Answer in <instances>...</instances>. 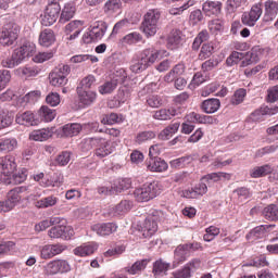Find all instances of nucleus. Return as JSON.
I'll use <instances>...</instances> for the list:
<instances>
[{
  "instance_id": "obj_1",
  "label": "nucleus",
  "mask_w": 278,
  "mask_h": 278,
  "mask_svg": "<svg viewBox=\"0 0 278 278\" xmlns=\"http://www.w3.org/2000/svg\"><path fill=\"white\" fill-rule=\"evenodd\" d=\"M21 27L17 24H7L0 30V45L1 47H12L18 38Z\"/></svg>"
},
{
  "instance_id": "obj_2",
  "label": "nucleus",
  "mask_w": 278,
  "mask_h": 278,
  "mask_svg": "<svg viewBox=\"0 0 278 278\" xmlns=\"http://www.w3.org/2000/svg\"><path fill=\"white\" fill-rule=\"evenodd\" d=\"M159 194L157 184L151 182L149 185H143L141 188H137L134 191V198L138 203H147L151 199H155Z\"/></svg>"
},
{
  "instance_id": "obj_3",
  "label": "nucleus",
  "mask_w": 278,
  "mask_h": 278,
  "mask_svg": "<svg viewBox=\"0 0 278 278\" xmlns=\"http://www.w3.org/2000/svg\"><path fill=\"white\" fill-rule=\"evenodd\" d=\"M55 225L48 231L49 238L58 239L63 238V240H71L72 236H75V230L73 227L66 225V219L60 218L59 224Z\"/></svg>"
},
{
  "instance_id": "obj_4",
  "label": "nucleus",
  "mask_w": 278,
  "mask_h": 278,
  "mask_svg": "<svg viewBox=\"0 0 278 278\" xmlns=\"http://www.w3.org/2000/svg\"><path fill=\"white\" fill-rule=\"evenodd\" d=\"M16 170V161L13 156L0 157V181L12 184L10 176Z\"/></svg>"
},
{
  "instance_id": "obj_5",
  "label": "nucleus",
  "mask_w": 278,
  "mask_h": 278,
  "mask_svg": "<svg viewBox=\"0 0 278 278\" xmlns=\"http://www.w3.org/2000/svg\"><path fill=\"white\" fill-rule=\"evenodd\" d=\"M264 5L262 2H257L254 5H252L250 12L243 13L241 21L243 25H248L249 27H254L255 23L260 21L262 17V14H264Z\"/></svg>"
},
{
  "instance_id": "obj_6",
  "label": "nucleus",
  "mask_w": 278,
  "mask_h": 278,
  "mask_svg": "<svg viewBox=\"0 0 278 278\" xmlns=\"http://www.w3.org/2000/svg\"><path fill=\"white\" fill-rule=\"evenodd\" d=\"M46 275H58L60 273H71V264L66 260L50 261L43 266Z\"/></svg>"
},
{
  "instance_id": "obj_7",
  "label": "nucleus",
  "mask_w": 278,
  "mask_h": 278,
  "mask_svg": "<svg viewBox=\"0 0 278 278\" xmlns=\"http://www.w3.org/2000/svg\"><path fill=\"white\" fill-rule=\"evenodd\" d=\"M255 54L253 51L247 52V54L233 51L231 54L226 59V65L227 66H236V64H239L241 60H248L242 61V66H249V64H253L255 62Z\"/></svg>"
},
{
  "instance_id": "obj_8",
  "label": "nucleus",
  "mask_w": 278,
  "mask_h": 278,
  "mask_svg": "<svg viewBox=\"0 0 278 278\" xmlns=\"http://www.w3.org/2000/svg\"><path fill=\"white\" fill-rule=\"evenodd\" d=\"M61 10L62 8L60 7V3L48 4L43 15L41 16V25H45V27L53 25V23H55L60 17Z\"/></svg>"
},
{
  "instance_id": "obj_9",
  "label": "nucleus",
  "mask_w": 278,
  "mask_h": 278,
  "mask_svg": "<svg viewBox=\"0 0 278 278\" xmlns=\"http://www.w3.org/2000/svg\"><path fill=\"white\" fill-rule=\"evenodd\" d=\"M68 247L62 243L56 244H46L40 248V257L41 260H52L55 255L64 253Z\"/></svg>"
},
{
  "instance_id": "obj_10",
  "label": "nucleus",
  "mask_w": 278,
  "mask_h": 278,
  "mask_svg": "<svg viewBox=\"0 0 278 278\" xmlns=\"http://www.w3.org/2000/svg\"><path fill=\"white\" fill-rule=\"evenodd\" d=\"M105 31H108V26L105 24L100 23L89 29L84 37L83 40L86 45H90V42H94V40H101L105 36Z\"/></svg>"
},
{
  "instance_id": "obj_11",
  "label": "nucleus",
  "mask_w": 278,
  "mask_h": 278,
  "mask_svg": "<svg viewBox=\"0 0 278 278\" xmlns=\"http://www.w3.org/2000/svg\"><path fill=\"white\" fill-rule=\"evenodd\" d=\"M99 142L96 144V155L97 157H108V155L116 151V142L111 140H105L104 138H98Z\"/></svg>"
},
{
  "instance_id": "obj_12",
  "label": "nucleus",
  "mask_w": 278,
  "mask_h": 278,
  "mask_svg": "<svg viewBox=\"0 0 278 278\" xmlns=\"http://www.w3.org/2000/svg\"><path fill=\"white\" fill-rule=\"evenodd\" d=\"M164 55H166V51H164V50H156L154 48H148L141 52L139 58L149 67V66L155 64V62H157V60H160V58H164Z\"/></svg>"
},
{
  "instance_id": "obj_13",
  "label": "nucleus",
  "mask_w": 278,
  "mask_h": 278,
  "mask_svg": "<svg viewBox=\"0 0 278 278\" xmlns=\"http://www.w3.org/2000/svg\"><path fill=\"white\" fill-rule=\"evenodd\" d=\"M194 249V244L186 243L178 245L174 251V264L179 266L182 262H186L190 257V251Z\"/></svg>"
},
{
  "instance_id": "obj_14",
  "label": "nucleus",
  "mask_w": 278,
  "mask_h": 278,
  "mask_svg": "<svg viewBox=\"0 0 278 278\" xmlns=\"http://www.w3.org/2000/svg\"><path fill=\"white\" fill-rule=\"evenodd\" d=\"M91 230L94 231L97 236H112V233H116L118 230V225L114 223L96 224L91 226Z\"/></svg>"
},
{
  "instance_id": "obj_15",
  "label": "nucleus",
  "mask_w": 278,
  "mask_h": 278,
  "mask_svg": "<svg viewBox=\"0 0 278 278\" xmlns=\"http://www.w3.org/2000/svg\"><path fill=\"white\" fill-rule=\"evenodd\" d=\"M184 109L181 108H169V109H161L155 111L153 118L156 121H170L174 116H180L182 114Z\"/></svg>"
},
{
  "instance_id": "obj_16",
  "label": "nucleus",
  "mask_w": 278,
  "mask_h": 278,
  "mask_svg": "<svg viewBox=\"0 0 278 278\" xmlns=\"http://www.w3.org/2000/svg\"><path fill=\"white\" fill-rule=\"evenodd\" d=\"M146 166H147V169L150 170V173H164L165 170H168V163L155 156L150 157L146 162Z\"/></svg>"
},
{
  "instance_id": "obj_17",
  "label": "nucleus",
  "mask_w": 278,
  "mask_h": 278,
  "mask_svg": "<svg viewBox=\"0 0 278 278\" xmlns=\"http://www.w3.org/2000/svg\"><path fill=\"white\" fill-rule=\"evenodd\" d=\"M265 13L263 21L265 23H270L271 21H275L277 18L278 14V3L275 0H267L264 3Z\"/></svg>"
},
{
  "instance_id": "obj_18",
  "label": "nucleus",
  "mask_w": 278,
  "mask_h": 278,
  "mask_svg": "<svg viewBox=\"0 0 278 278\" xmlns=\"http://www.w3.org/2000/svg\"><path fill=\"white\" fill-rule=\"evenodd\" d=\"M203 194H207V184L203 180L194 188L182 191L185 199H199V197H203Z\"/></svg>"
},
{
  "instance_id": "obj_19",
  "label": "nucleus",
  "mask_w": 278,
  "mask_h": 278,
  "mask_svg": "<svg viewBox=\"0 0 278 278\" xmlns=\"http://www.w3.org/2000/svg\"><path fill=\"white\" fill-rule=\"evenodd\" d=\"M53 128H41L33 130L29 134V140H34L35 142H47L49 138L53 137Z\"/></svg>"
},
{
  "instance_id": "obj_20",
  "label": "nucleus",
  "mask_w": 278,
  "mask_h": 278,
  "mask_svg": "<svg viewBox=\"0 0 278 278\" xmlns=\"http://www.w3.org/2000/svg\"><path fill=\"white\" fill-rule=\"evenodd\" d=\"M134 207V202L129 200H123L115 206H111L109 208L110 216H123V214H127Z\"/></svg>"
},
{
  "instance_id": "obj_21",
  "label": "nucleus",
  "mask_w": 278,
  "mask_h": 278,
  "mask_svg": "<svg viewBox=\"0 0 278 278\" xmlns=\"http://www.w3.org/2000/svg\"><path fill=\"white\" fill-rule=\"evenodd\" d=\"M81 29H84L83 21L75 20V21L70 22L65 26V34H72L68 37V40H75V38H77V36H79V34H81Z\"/></svg>"
},
{
  "instance_id": "obj_22",
  "label": "nucleus",
  "mask_w": 278,
  "mask_h": 278,
  "mask_svg": "<svg viewBox=\"0 0 278 278\" xmlns=\"http://www.w3.org/2000/svg\"><path fill=\"white\" fill-rule=\"evenodd\" d=\"M202 10L206 16L218 15L223 10V2L220 1H205L202 4Z\"/></svg>"
},
{
  "instance_id": "obj_23",
  "label": "nucleus",
  "mask_w": 278,
  "mask_h": 278,
  "mask_svg": "<svg viewBox=\"0 0 278 278\" xmlns=\"http://www.w3.org/2000/svg\"><path fill=\"white\" fill-rule=\"evenodd\" d=\"M99 247L97 243H84L73 250L74 255L78 257H88V255H92L94 251H97Z\"/></svg>"
},
{
  "instance_id": "obj_24",
  "label": "nucleus",
  "mask_w": 278,
  "mask_h": 278,
  "mask_svg": "<svg viewBox=\"0 0 278 278\" xmlns=\"http://www.w3.org/2000/svg\"><path fill=\"white\" fill-rule=\"evenodd\" d=\"M17 125H26V126H36L39 121L36 119V116L30 112L18 113L15 118Z\"/></svg>"
},
{
  "instance_id": "obj_25",
  "label": "nucleus",
  "mask_w": 278,
  "mask_h": 278,
  "mask_svg": "<svg viewBox=\"0 0 278 278\" xmlns=\"http://www.w3.org/2000/svg\"><path fill=\"white\" fill-rule=\"evenodd\" d=\"M200 108L205 112V114H215V112L220 110V100L216 98L204 100Z\"/></svg>"
},
{
  "instance_id": "obj_26",
  "label": "nucleus",
  "mask_w": 278,
  "mask_h": 278,
  "mask_svg": "<svg viewBox=\"0 0 278 278\" xmlns=\"http://www.w3.org/2000/svg\"><path fill=\"white\" fill-rule=\"evenodd\" d=\"M18 148L16 138H0V153H12Z\"/></svg>"
},
{
  "instance_id": "obj_27",
  "label": "nucleus",
  "mask_w": 278,
  "mask_h": 278,
  "mask_svg": "<svg viewBox=\"0 0 278 278\" xmlns=\"http://www.w3.org/2000/svg\"><path fill=\"white\" fill-rule=\"evenodd\" d=\"M78 98L83 105H92L97 101V92L86 91L84 87L77 89Z\"/></svg>"
},
{
  "instance_id": "obj_28",
  "label": "nucleus",
  "mask_w": 278,
  "mask_h": 278,
  "mask_svg": "<svg viewBox=\"0 0 278 278\" xmlns=\"http://www.w3.org/2000/svg\"><path fill=\"white\" fill-rule=\"evenodd\" d=\"M55 42V33L53 30L46 28L39 35V45L41 47H51Z\"/></svg>"
},
{
  "instance_id": "obj_29",
  "label": "nucleus",
  "mask_w": 278,
  "mask_h": 278,
  "mask_svg": "<svg viewBox=\"0 0 278 278\" xmlns=\"http://www.w3.org/2000/svg\"><path fill=\"white\" fill-rule=\"evenodd\" d=\"M15 73L16 75H18V77H22L23 79H29V77H36L40 73V70H38L34 65H26L18 67Z\"/></svg>"
},
{
  "instance_id": "obj_30",
  "label": "nucleus",
  "mask_w": 278,
  "mask_h": 278,
  "mask_svg": "<svg viewBox=\"0 0 278 278\" xmlns=\"http://www.w3.org/2000/svg\"><path fill=\"white\" fill-rule=\"evenodd\" d=\"M75 12H77V9L75 8L74 2H67L64 4L62 11H61V23H68L73 16H75Z\"/></svg>"
},
{
  "instance_id": "obj_31",
  "label": "nucleus",
  "mask_w": 278,
  "mask_h": 278,
  "mask_svg": "<svg viewBox=\"0 0 278 278\" xmlns=\"http://www.w3.org/2000/svg\"><path fill=\"white\" fill-rule=\"evenodd\" d=\"M141 229L144 238H151V236L157 231V222H155L154 218L149 217L144 220Z\"/></svg>"
},
{
  "instance_id": "obj_32",
  "label": "nucleus",
  "mask_w": 278,
  "mask_h": 278,
  "mask_svg": "<svg viewBox=\"0 0 278 278\" xmlns=\"http://www.w3.org/2000/svg\"><path fill=\"white\" fill-rule=\"evenodd\" d=\"M148 264L149 260L137 261L130 267H125V273H128V275H140Z\"/></svg>"
},
{
  "instance_id": "obj_33",
  "label": "nucleus",
  "mask_w": 278,
  "mask_h": 278,
  "mask_svg": "<svg viewBox=\"0 0 278 278\" xmlns=\"http://www.w3.org/2000/svg\"><path fill=\"white\" fill-rule=\"evenodd\" d=\"M270 173H273V167H270V165L256 166L250 169V177H252V179H258L260 177L270 175Z\"/></svg>"
},
{
  "instance_id": "obj_34",
  "label": "nucleus",
  "mask_w": 278,
  "mask_h": 278,
  "mask_svg": "<svg viewBox=\"0 0 278 278\" xmlns=\"http://www.w3.org/2000/svg\"><path fill=\"white\" fill-rule=\"evenodd\" d=\"M222 179H231V175L219 172V173H211L202 177V181L206 182L208 186L210 184H216Z\"/></svg>"
},
{
  "instance_id": "obj_35",
  "label": "nucleus",
  "mask_w": 278,
  "mask_h": 278,
  "mask_svg": "<svg viewBox=\"0 0 278 278\" xmlns=\"http://www.w3.org/2000/svg\"><path fill=\"white\" fill-rule=\"evenodd\" d=\"M177 131H179V123L170 124L159 134V139L170 140V138H173Z\"/></svg>"
},
{
  "instance_id": "obj_36",
  "label": "nucleus",
  "mask_w": 278,
  "mask_h": 278,
  "mask_svg": "<svg viewBox=\"0 0 278 278\" xmlns=\"http://www.w3.org/2000/svg\"><path fill=\"white\" fill-rule=\"evenodd\" d=\"M27 190L26 187H16L10 190L7 194V199L15 206L21 203V194Z\"/></svg>"
},
{
  "instance_id": "obj_37",
  "label": "nucleus",
  "mask_w": 278,
  "mask_h": 278,
  "mask_svg": "<svg viewBox=\"0 0 278 278\" xmlns=\"http://www.w3.org/2000/svg\"><path fill=\"white\" fill-rule=\"evenodd\" d=\"M266 229H268V226L262 225L255 227L247 235V240H249L250 242H255V240L264 238V236H266Z\"/></svg>"
},
{
  "instance_id": "obj_38",
  "label": "nucleus",
  "mask_w": 278,
  "mask_h": 278,
  "mask_svg": "<svg viewBox=\"0 0 278 278\" xmlns=\"http://www.w3.org/2000/svg\"><path fill=\"white\" fill-rule=\"evenodd\" d=\"M181 45V30L173 29L167 38V47L169 49H177Z\"/></svg>"
},
{
  "instance_id": "obj_39",
  "label": "nucleus",
  "mask_w": 278,
  "mask_h": 278,
  "mask_svg": "<svg viewBox=\"0 0 278 278\" xmlns=\"http://www.w3.org/2000/svg\"><path fill=\"white\" fill-rule=\"evenodd\" d=\"M38 114L43 123H51V121L55 118V110H52L49 106H41Z\"/></svg>"
},
{
  "instance_id": "obj_40",
  "label": "nucleus",
  "mask_w": 278,
  "mask_h": 278,
  "mask_svg": "<svg viewBox=\"0 0 278 278\" xmlns=\"http://www.w3.org/2000/svg\"><path fill=\"white\" fill-rule=\"evenodd\" d=\"M157 24H153L151 22L141 23V31L144 34L146 38H153V36L157 34Z\"/></svg>"
},
{
  "instance_id": "obj_41",
  "label": "nucleus",
  "mask_w": 278,
  "mask_h": 278,
  "mask_svg": "<svg viewBox=\"0 0 278 278\" xmlns=\"http://www.w3.org/2000/svg\"><path fill=\"white\" fill-rule=\"evenodd\" d=\"M63 136L66 138H73V136H77L79 131H81V125L80 124H66L63 126Z\"/></svg>"
},
{
  "instance_id": "obj_42",
  "label": "nucleus",
  "mask_w": 278,
  "mask_h": 278,
  "mask_svg": "<svg viewBox=\"0 0 278 278\" xmlns=\"http://www.w3.org/2000/svg\"><path fill=\"white\" fill-rule=\"evenodd\" d=\"M162 16V13L157 9H150L143 17V22L146 23H152L154 25H157L160 22V17Z\"/></svg>"
},
{
  "instance_id": "obj_43",
  "label": "nucleus",
  "mask_w": 278,
  "mask_h": 278,
  "mask_svg": "<svg viewBox=\"0 0 278 278\" xmlns=\"http://www.w3.org/2000/svg\"><path fill=\"white\" fill-rule=\"evenodd\" d=\"M118 88V85H116V81L111 79L109 81H105L103 85L98 87V92L100 94H112L114 90Z\"/></svg>"
},
{
  "instance_id": "obj_44",
  "label": "nucleus",
  "mask_w": 278,
  "mask_h": 278,
  "mask_svg": "<svg viewBox=\"0 0 278 278\" xmlns=\"http://www.w3.org/2000/svg\"><path fill=\"white\" fill-rule=\"evenodd\" d=\"M206 40H210V33L207 30H202L198 34V36L194 38L192 43L193 51H199V48L203 42H206Z\"/></svg>"
},
{
  "instance_id": "obj_45",
  "label": "nucleus",
  "mask_w": 278,
  "mask_h": 278,
  "mask_svg": "<svg viewBox=\"0 0 278 278\" xmlns=\"http://www.w3.org/2000/svg\"><path fill=\"white\" fill-rule=\"evenodd\" d=\"M263 216L266 220H278V206L270 204L263 211Z\"/></svg>"
},
{
  "instance_id": "obj_46",
  "label": "nucleus",
  "mask_w": 278,
  "mask_h": 278,
  "mask_svg": "<svg viewBox=\"0 0 278 278\" xmlns=\"http://www.w3.org/2000/svg\"><path fill=\"white\" fill-rule=\"evenodd\" d=\"M58 198L55 195L46 197L41 200H38L35 202V205L39 208H47V207H53V205H56Z\"/></svg>"
},
{
  "instance_id": "obj_47",
  "label": "nucleus",
  "mask_w": 278,
  "mask_h": 278,
  "mask_svg": "<svg viewBox=\"0 0 278 278\" xmlns=\"http://www.w3.org/2000/svg\"><path fill=\"white\" fill-rule=\"evenodd\" d=\"M168 268H170V264L162 260H159L153 265V274L155 275V277L164 275L165 273L168 271Z\"/></svg>"
},
{
  "instance_id": "obj_48",
  "label": "nucleus",
  "mask_w": 278,
  "mask_h": 278,
  "mask_svg": "<svg viewBox=\"0 0 278 278\" xmlns=\"http://www.w3.org/2000/svg\"><path fill=\"white\" fill-rule=\"evenodd\" d=\"M59 223H60V217H52L51 219H46L37 224L35 226V230L38 232L45 231L46 229H49L51 225H59Z\"/></svg>"
},
{
  "instance_id": "obj_49",
  "label": "nucleus",
  "mask_w": 278,
  "mask_h": 278,
  "mask_svg": "<svg viewBox=\"0 0 278 278\" xmlns=\"http://www.w3.org/2000/svg\"><path fill=\"white\" fill-rule=\"evenodd\" d=\"M186 118H187V123H210V119L212 117L201 115V114L195 113V112H191L186 116Z\"/></svg>"
},
{
  "instance_id": "obj_50",
  "label": "nucleus",
  "mask_w": 278,
  "mask_h": 278,
  "mask_svg": "<svg viewBox=\"0 0 278 278\" xmlns=\"http://www.w3.org/2000/svg\"><path fill=\"white\" fill-rule=\"evenodd\" d=\"M49 79L51 86H54L56 88H60L61 86H66V84H68V78H64L59 74H55V72H52L50 74Z\"/></svg>"
},
{
  "instance_id": "obj_51",
  "label": "nucleus",
  "mask_w": 278,
  "mask_h": 278,
  "mask_svg": "<svg viewBox=\"0 0 278 278\" xmlns=\"http://www.w3.org/2000/svg\"><path fill=\"white\" fill-rule=\"evenodd\" d=\"M129 188H131V179L122 178L115 182V185L113 187V191L114 192H123V190H129Z\"/></svg>"
},
{
  "instance_id": "obj_52",
  "label": "nucleus",
  "mask_w": 278,
  "mask_h": 278,
  "mask_svg": "<svg viewBox=\"0 0 278 278\" xmlns=\"http://www.w3.org/2000/svg\"><path fill=\"white\" fill-rule=\"evenodd\" d=\"M14 121V117L10 115L8 111L0 110V129H5V127H10Z\"/></svg>"
},
{
  "instance_id": "obj_53",
  "label": "nucleus",
  "mask_w": 278,
  "mask_h": 278,
  "mask_svg": "<svg viewBox=\"0 0 278 278\" xmlns=\"http://www.w3.org/2000/svg\"><path fill=\"white\" fill-rule=\"evenodd\" d=\"M149 67L147 63L139 56V59H135L131 62L130 71L131 73H142V71H147Z\"/></svg>"
},
{
  "instance_id": "obj_54",
  "label": "nucleus",
  "mask_w": 278,
  "mask_h": 278,
  "mask_svg": "<svg viewBox=\"0 0 278 278\" xmlns=\"http://www.w3.org/2000/svg\"><path fill=\"white\" fill-rule=\"evenodd\" d=\"M208 29L212 34H223L225 22H223V20H213L208 23Z\"/></svg>"
},
{
  "instance_id": "obj_55",
  "label": "nucleus",
  "mask_w": 278,
  "mask_h": 278,
  "mask_svg": "<svg viewBox=\"0 0 278 278\" xmlns=\"http://www.w3.org/2000/svg\"><path fill=\"white\" fill-rule=\"evenodd\" d=\"M121 8H123V1L121 0H109L105 3V11L109 12L110 14L119 12Z\"/></svg>"
},
{
  "instance_id": "obj_56",
  "label": "nucleus",
  "mask_w": 278,
  "mask_h": 278,
  "mask_svg": "<svg viewBox=\"0 0 278 278\" xmlns=\"http://www.w3.org/2000/svg\"><path fill=\"white\" fill-rule=\"evenodd\" d=\"M142 40V35L138 31L130 33L123 38L125 45H137Z\"/></svg>"
},
{
  "instance_id": "obj_57",
  "label": "nucleus",
  "mask_w": 278,
  "mask_h": 278,
  "mask_svg": "<svg viewBox=\"0 0 278 278\" xmlns=\"http://www.w3.org/2000/svg\"><path fill=\"white\" fill-rule=\"evenodd\" d=\"M212 53H214V46L212 43H204L199 53V60H207V58H212Z\"/></svg>"
},
{
  "instance_id": "obj_58",
  "label": "nucleus",
  "mask_w": 278,
  "mask_h": 278,
  "mask_svg": "<svg viewBox=\"0 0 278 278\" xmlns=\"http://www.w3.org/2000/svg\"><path fill=\"white\" fill-rule=\"evenodd\" d=\"M27 179V170L21 169L20 172L10 176V184H23Z\"/></svg>"
},
{
  "instance_id": "obj_59",
  "label": "nucleus",
  "mask_w": 278,
  "mask_h": 278,
  "mask_svg": "<svg viewBox=\"0 0 278 278\" xmlns=\"http://www.w3.org/2000/svg\"><path fill=\"white\" fill-rule=\"evenodd\" d=\"M247 97V89H238L235 91L232 98H231V103L232 105H240L244 101V98Z\"/></svg>"
},
{
  "instance_id": "obj_60",
  "label": "nucleus",
  "mask_w": 278,
  "mask_h": 278,
  "mask_svg": "<svg viewBox=\"0 0 278 278\" xmlns=\"http://www.w3.org/2000/svg\"><path fill=\"white\" fill-rule=\"evenodd\" d=\"M153 138H155V134L153 131H142L137 135L136 142H138V144H142V142L153 140Z\"/></svg>"
},
{
  "instance_id": "obj_61",
  "label": "nucleus",
  "mask_w": 278,
  "mask_h": 278,
  "mask_svg": "<svg viewBox=\"0 0 278 278\" xmlns=\"http://www.w3.org/2000/svg\"><path fill=\"white\" fill-rule=\"evenodd\" d=\"M99 142L98 138H86L80 142V149L83 151H90L92 147H97Z\"/></svg>"
},
{
  "instance_id": "obj_62",
  "label": "nucleus",
  "mask_w": 278,
  "mask_h": 278,
  "mask_svg": "<svg viewBox=\"0 0 278 278\" xmlns=\"http://www.w3.org/2000/svg\"><path fill=\"white\" fill-rule=\"evenodd\" d=\"M218 64H220V61L218 59H210L207 61H205L204 63H202V71H204V73H207L210 71H214V68H216V66H218Z\"/></svg>"
},
{
  "instance_id": "obj_63",
  "label": "nucleus",
  "mask_w": 278,
  "mask_h": 278,
  "mask_svg": "<svg viewBox=\"0 0 278 278\" xmlns=\"http://www.w3.org/2000/svg\"><path fill=\"white\" fill-rule=\"evenodd\" d=\"M68 162H71V152H68V151L62 152L55 159V163L59 166H66V164H68Z\"/></svg>"
},
{
  "instance_id": "obj_64",
  "label": "nucleus",
  "mask_w": 278,
  "mask_h": 278,
  "mask_svg": "<svg viewBox=\"0 0 278 278\" xmlns=\"http://www.w3.org/2000/svg\"><path fill=\"white\" fill-rule=\"evenodd\" d=\"M173 278H190L192 275L188 270V267L185 265L184 268L177 269L173 274Z\"/></svg>"
}]
</instances>
